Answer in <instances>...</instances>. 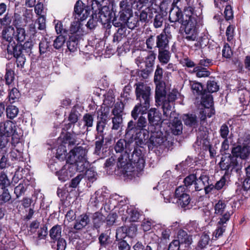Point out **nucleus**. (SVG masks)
Returning a JSON list of instances; mask_svg holds the SVG:
<instances>
[{"mask_svg":"<svg viewBox=\"0 0 250 250\" xmlns=\"http://www.w3.org/2000/svg\"><path fill=\"white\" fill-rule=\"evenodd\" d=\"M115 159L113 157L108 158L104 164L107 173L124 178L131 179L135 171H142L145 165V160L142 151L138 148H134L131 158L126 155H121L118 159L117 169L114 167Z\"/></svg>","mask_w":250,"mask_h":250,"instance_id":"f257e3e1","label":"nucleus"},{"mask_svg":"<svg viewBox=\"0 0 250 250\" xmlns=\"http://www.w3.org/2000/svg\"><path fill=\"white\" fill-rule=\"evenodd\" d=\"M125 1L120 2V11L117 15L116 12L112 19V25L114 26H125L129 29H133L137 27L138 21L134 20L133 23L130 22L131 18L133 17V13L132 8V2L130 4H126Z\"/></svg>","mask_w":250,"mask_h":250,"instance_id":"f03ea898","label":"nucleus"},{"mask_svg":"<svg viewBox=\"0 0 250 250\" xmlns=\"http://www.w3.org/2000/svg\"><path fill=\"white\" fill-rule=\"evenodd\" d=\"M146 125V120L142 115L139 117L137 121L133 120L129 121L125 130V138L130 140L133 143L137 140H142L145 137V131L148 132L145 129Z\"/></svg>","mask_w":250,"mask_h":250,"instance_id":"7ed1b4c3","label":"nucleus"},{"mask_svg":"<svg viewBox=\"0 0 250 250\" xmlns=\"http://www.w3.org/2000/svg\"><path fill=\"white\" fill-rule=\"evenodd\" d=\"M106 0H92L91 1L92 16L99 22L112 21L115 12L113 7L107 5Z\"/></svg>","mask_w":250,"mask_h":250,"instance_id":"20e7f679","label":"nucleus"},{"mask_svg":"<svg viewBox=\"0 0 250 250\" xmlns=\"http://www.w3.org/2000/svg\"><path fill=\"white\" fill-rule=\"evenodd\" d=\"M230 154L237 160H246L250 155V134H245L233 145Z\"/></svg>","mask_w":250,"mask_h":250,"instance_id":"39448f33","label":"nucleus"},{"mask_svg":"<svg viewBox=\"0 0 250 250\" xmlns=\"http://www.w3.org/2000/svg\"><path fill=\"white\" fill-rule=\"evenodd\" d=\"M190 85L193 94L196 99L200 97L201 105L206 108H209L213 104V96L211 94L208 93L207 90L204 88L203 84L199 82H192Z\"/></svg>","mask_w":250,"mask_h":250,"instance_id":"423d86ee","label":"nucleus"},{"mask_svg":"<svg viewBox=\"0 0 250 250\" xmlns=\"http://www.w3.org/2000/svg\"><path fill=\"white\" fill-rule=\"evenodd\" d=\"M135 86L136 99L140 102L138 104L143 105L144 110H148L150 105V87L142 82L136 83Z\"/></svg>","mask_w":250,"mask_h":250,"instance_id":"0eeeda50","label":"nucleus"},{"mask_svg":"<svg viewBox=\"0 0 250 250\" xmlns=\"http://www.w3.org/2000/svg\"><path fill=\"white\" fill-rule=\"evenodd\" d=\"M10 185V181L4 171L0 173V205L12 204L13 201L7 188Z\"/></svg>","mask_w":250,"mask_h":250,"instance_id":"6e6552de","label":"nucleus"},{"mask_svg":"<svg viewBox=\"0 0 250 250\" xmlns=\"http://www.w3.org/2000/svg\"><path fill=\"white\" fill-rule=\"evenodd\" d=\"M115 27H118V29L114 34L112 40V44L107 46L106 48L109 51H114L115 50H117L119 53H122L123 51V49H122V47H119V45H118V44L124 39L126 38L128 34L127 30V27L123 25Z\"/></svg>","mask_w":250,"mask_h":250,"instance_id":"1a4fd4ad","label":"nucleus"},{"mask_svg":"<svg viewBox=\"0 0 250 250\" xmlns=\"http://www.w3.org/2000/svg\"><path fill=\"white\" fill-rule=\"evenodd\" d=\"M196 6H192L191 5H188L185 7L183 13V28L184 32L186 31V29L188 25H191V28L197 26V15L195 13V8Z\"/></svg>","mask_w":250,"mask_h":250,"instance_id":"9d476101","label":"nucleus"},{"mask_svg":"<svg viewBox=\"0 0 250 250\" xmlns=\"http://www.w3.org/2000/svg\"><path fill=\"white\" fill-rule=\"evenodd\" d=\"M133 142L125 139H120L118 140L114 146V149L117 153H122L125 151L126 155L131 158V156L129 155V153L132 154V152L131 151L134 149V148H138L141 151L142 150L140 148L139 146H137V142L135 141V143L133 144Z\"/></svg>","mask_w":250,"mask_h":250,"instance_id":"9b49d317","label":"nucleus"},{"mask_svg":"<svg viewBox=\"0 0 250 250\" xmlns=\"http://www.w3.org/2000/svg\"><path fill=\"white\" fill-rule=\"evenodd\" d=\"M175 197L177 199V204L185 210L190 209L192 207L190 197L186 192L184 187L180 186L176 188Z\"/></svg>","mask_w":250,"mask_h":250,"instance_id":"f8f14e48","label":"nucleus"},{"mask_svg":"<svg viewBox=\"0 0 250 250\" xmlns=\"http://www.w3.org/2000/svg\"><path fill=\"white\" fill-rule=\"evenodd\" d=\"M227 154L228 156L222 157L218 163L221 170L225 171V175L231 173L233 169L237 168L239 166L238 160L234 158L230 153Z\"/></svg>","mask_w":250,"mask_h":250,"instance_id":"ddd939ff","label":"nucleus"},{"mask_svg":"<svg viewBox=\"0 0 250 250\" xmlns=\"http://www.w3.org/2000/svg\"><path fill=\"white\" fill-rule=\"evenodd\" d=\"M91 11V4L85 5L81 0H77L74 5V12L77 19L81 21L86 20L90 15Z\"/></svg>","mask_w":250,"mask_h":250,"instance_id":"4468645a","label":"nucleus"},{"mask_svg":"<svg viewBox=\"0 0 250 250\" xmlns=\"http://www.w3.org/2000/svg\"><path fill=\"white\" fill-rule=\"evenodd\" d=\"M185 34L183 38L187 41H198L203 46L206 45L204 43V41L206 39L203 36L198 37L199 30L197 26L191 28V25H188L184 32Z\"/></svg>","mask_w":250,"mask_h":250,"instance_id":"2eb2a0df","label":"nucleus"},{"mask_svg":"<svg viewBox=\"0 0 250 250\" xmlns=\"http://www.w3.org/2000/svg\"><path fill=\"white\" fill-rule=\"evenodd\" d=\"M147 118L149 124L155 127V129L161 128L163 122L162 114L156 108H151L147 110Z\"/></svg>","mask_w":250,"mask_h":250,"instance_id":"dca6fc26","label":"nucleus"},{"mask_svg":"<svg viewBox=\"0 0 250 250\" xmlns=\"http://www.w3.org/2000/svg\"><path fill=\"white\" fill-rule=\"evenodd\" d=\"M73 169H74L71 167L69 163L66 162V164L59 170L55 172V175L59 181L64 182L69 180L75 174Z\"/></svg>","mask_w":250,"mask_h":250,"instance_id":"f3484780","label":"nucleus"},{"mask_svg":"<svg viewBox=\"0 0 250 250\" xmlns=\"http://www.w3.org/2000/svg\"><path fill=\"white\" fill-rule=\"evenodd\" d=\"M88 150L86 147L82 146H75L69 152V155L66 162H74L76 160H81L86 158Z\"/></svg>","mask_w":250,"mask_h":250,"instance_id":"a211bd4d","label":"nucleus"},{"mask_svg":"<svg viewBox=\"0 0 250 250\" xmlns=\"http://www.w3.org/2000/svg\"><path fill=\"white\" fill-rule=\"evenodd\" d=\"M165 138L160 128L154 129V130L151 131L149 142L153 147H158L159 146H162Z\"/></svg>","mask_w":250,"mask_h":250,"instance_id":"6ab92c4d","label":"nucleus"},{"mask_svg":"<svg viewBox=\"0 0 250 250\" xmlns=\"http://www.w3.org/2000/svg\"><path fill=\"white\" fill-rule=\"evenodd\" d=\"M232 213L227 212L223 216V218H219V221L217 223V228L213 232V234L216 238H218L221 236L226 229L227 222L230 219Z\"/></svg>","mask_w":250,"mask_h":250,"instance_id":"aec40b11","label":"nucleus"},{"mask_svg":"<svg viewBox=\"0 0 250 250\" xmlns=\"http://www.w3.org/2000/svg\"><path fill=\"white\" fill-rule=\"evenodd\" d=\"M171 36L168 29L165 28L163 32L157 36L156 47L159 49H164L168 46L169 39Z\"/></svg>","mask_w":250,"mask_h":250,"instance_id":"412c9836","label":"nucleus"},{"mask_svg":"<svg viewBox=\"0 0 250 250\" xmlns=\"http://www.w3.org/2000/svg\"><path fill=\"white\" fill-rule=\"evenodd\" d=\"M59 138L62 144L65 146L67 145L68 147L74 146L77 142L76 134L73 131L72 133L68 131L65 133L62 132Z\"/></svg>","mask_w":250,"mask_h":250,"instance_id":"4be33fe9","label":"nucleus"},{"mask_svg":"<svg viewBox=\"0 0 250 250\" xmlns=\"http://www.w3.org/2000/svg\"><path fill=\"white\" fill-rule=\"evenodd\" d=\"M14 129H17L16 123L7 120L0 123V134L11 137Z\"/></svg>","mask_w":250,"mask_h":250,"instance_id":"5701e85b","label":"nucleus"},{"mask_svg":"<svg viewBox=\"0 0 250 250\" xmlns=\"http://www.w3.org/2000/svg\"><path fill=\"white\" fill-rule=\"evenodd\" d=\"M177 238L176 240L180 242L181 245H185V247L190 246L193 242L192 235L188 234L184 229L178 230Z\"/></svg>","mask_w":250,"mask_h":250,"instance_id":"b1692460","label":"nucleus"},{"mask_svg":"<svg viewBox=\"0 0 250 250\" xmlns=\"http://www.w3.org/2000/svg\"><path fill=\"white\" fill-rule=\"evenodd\" d=\"M156 84L155 88V102L157 104L161 102L162 100L167 98L165 83L164 82H158L155 83Z\"/></svg>","mask_w":250,"mask_h":250,"instance_id":"393cba45","label":"nucleus"},{"mask_svg":"<svg viewBox=\"0 0 250 250\" xmlns=\"http://www.w3.org/2000/svg\"><path fill=\"white\" fill-rule=\"evenodd\" d=\"M71 165V167H73V170L74 173L77 171L83 172L85 171L89 166V164L86 158L81 160H76L74 162H68Z\"/></svg>","mask_w":250,"mask_h":250,"instance_id":"a878e982","label":"nucleus"},{"mask_svg":"<svg viewBox=\"0 0 250 250\" xmlns=\"http://www.w3.org/2000/svg\"><path fill=\"white\" fill-rule=\"evenodd\" d=\"M183 11L178 6L172 8L169 14V21L170 22H178L183 26Z\"/></svg>","mask_w":250,"mask_h":250,"instance_id":"bb28decb","label":"nucleus"},{"mask_svg":"<svg viewBox=\"0 0 250 250\" xmlns=\"http://www.w3.org/2000/svg\"><path fill=\"white\" fill-rule=\"evenodd\" d=\"M153 11H155V9L147 7L145 9L141 11L139 20L137 21L138 22H141L142 23H147L149 21L153 18ZM139 22H138L137 26H139Z\"/></svg>","mask_w":250,"mask_h":250,"instance_id":"cd10ccee","label":"nucleus"},{"mask_svg":"<svg viewBox=\"0 0 250 250\" xmlns=\"http://www.w3.org/2000/svg\"><path fill=\"white\" fill-rule=\"evenodd\" d=\"M90 212L83 213L80 215L75 220L74 229L76 230H81L86 227L90 222Z\"/></svg>","mask_w":250,"mask_h":250,"instance_id":"c85d7f7f","label":"nucleus"},{"mask_svg":"<svg viewBox=\"0 0 250 250\" xmlns=\"http://www.w3.org/2000/svg\"><path fill=\"white\" fill-rule=\"evenodd\" d=\"M92 222V228L95 229L99 232L100 228L105 222V217L103 214L99 212L96 211L92 214L91 216Z\"/></svg>","mask_w":250,"mask_h":250,"instance_id":"c756f323","label":"nucleus"},{"mask_svg":"<svg viewBox=\"0 0 250 250\" xmlns=\"http://www.w3.org/2000/svg\"><path fill=\"white\" fill-rule=\"evenodd\" d=\"M198 172H200L198 171ZM209 177L205 174V172L201 171V173H199L197 176V180L194 188L195 191H200L203 189L207 184H208L209 182Z\"/></svg>","mask_w":250,"mask_h":250,"instance_id":"7c9ffc66","label":"nucleus"},{"mask_svg":"<svg viewBox=\"0 0 250 250\" xmlns=\"http://www.w3.org/2000/svg\"><path fill=\"white\" fill-rule=\"evenodd\" d=\"M81 21L80 20L77 19L71 23L69 29V35L79 36L82 37L83 36L84 31L82 27L83 24Z\"/></svg>","mask_w":250,"mask_h":250,"instance_id":"2f4dec72","label":"nucleus"},{"mask_svg":"<svg viewBox=\"0 0 250 250\" xmlns=\"http://www.w3.org/2000/svg\"><path fill=\"white\" fill-rule=\"evenodd\" d=\"M169 126L172 134L174 135H179L182 134L183 130V124L181 119L178 117H174V118L170 123Z\"/></svg>","mask_w":250,"mask_h":250,"instance_id":"473e14b6","label":"nucleus"},{"mask_svg":"<svg viewBox=\"0 0 250 250\" xmlns=\"http://www.w3.org/2000/svg\"><path fill=\"white\" fill-rule=\"evenodd\" d=\"M198 170H194L192 174H190L187 176L184 180V183L187 189L190 190H194V188L197 180V176H198Z\"/></svg>","mask_w":250,"mask_h":250,"instance_id":"72a5a7b5","label":"nucleus"},{"mask_svg":"<svg viewBox=\"0 0 250 250\" xmlns=\"http://www.w3.org/2000/svg\"><path fill=\"white\" fill-rule=\"evenodd\" d=\"M184 124L189 127L196 128L198 126V120L197 116L194 114H184L183 116Z\"/></svg>","mask_w":250,"mask_h":250,"instance_id":"f704fd0d","label":"nucleus"},{"mask_svg":"<svg viewBox=\"0 0 250 250\" xmlns=\"http://www.w3.org/2000/svg\"><path fill=\"white\" fill-rule=\"evenodd\" d=\"M11 42L9 44L6 45L7 46V53L9 55H11L14 57L16 56L17 55H21L22 54L23 47L22 44L21 43L18 42L16 43L15 42L11 43Z\"/></svg>","mask_w":250,"mask_h":250,"instance_id":"c9c22d12","label":"nucleus"},{"mask_svg":"<svg viewBox=\"0 0 250 250\" xmlns=\"http://www.w3.org/2000/svg\"><path fill=\"white\" fill-rule=\"evenodd\" d=\"M15 35V31L14 28L9 26L5 29L3 30L2 32V37L1 40H5V43H4V46L9 44L10 42L11 43H12L14 41V36Z\"/></svg>","mask_w":250,"mask_h":250,"instance_id":"e433bc0d","label":"nucleus"},{"mask_svg":"<svg viewBox=\"0 0 250 250\" xmlns=\"http://www.w3.org/2000/svg\"><path fill=\"white\" fill-rule=\"evenodd\" d=\"M158 244L149 242L144 244L141 241H137L133 246L134 250H157Z\"/></svg>","mask_w":250,"mask_h":250,"instance_id":"4c0bfd02","label":"nucleus"},{"mask_svg":"<svg viewBox=\"0 0 250 250\" xmlns=\"http://www.w3.org/2000/svg\"><path fill=\"white\" fill-rule=\"evenodd\" d=\"M49 235L50 238V241L63 237L62 226L57 224L53 226L49 230Z\"/></svg>","mask_w":250,"mask_h":250,"instance_id":"58836bf2","label":"nucleus"},{"mask_svg":"<svg viewBox=\"0 0 250 250\" xmlns=\"http://www.w3.org/2000/svg\"><path fill=\"white\" fill-rule=\"evenodd\" d=\"M82 38V37L79 36L69 35V39L66 42L68 49L70 52H75L77 50L78 42Z\"/></svg>","mask_w":250,"mask_h":250,"instance_id":"ea45409f","label":"nucleus"},{"mask_svg":"<svg viewBox=\"0 0 250 250\" xmlns=\"http://www.w3.org/2000/svg\"><path fill=\"white\" fill-rule=\"evenodd\" d=\"M108 112L102 111L99 119L97 121L96 130L99 134H103V131L106 124V118L108 115Z\"/></svg>","mask_w":250,"mask_h":250,"instance_id":"a19ab883","label":"nucleus"},{"mask_svg":"<svg viewBox=\"0 0 250 250\" xmlns=\"http://www.w3.org/2000/svg\"><path fill=\"white\" fill-rule=\"evenodd\" d=\"M226 207L227 205L225 203V201L224 200H219L214 206L215 214L217 216H219L220 218H223V216L224 215V214L227 212L230 213L229 211H225Z\"/></svg>","mask_w":250,"mask_h":250,"instance_id":"79ce46f5","label":"nucleus"},{"mask_svg":"<svg viewBox=\"0 0 250 250\" xmlns=\"http://www.w3.org/2000/svg\"><path fill=\"white\" fill-rule=\"evenodd\" d=\"M207 91L208 93L211 94L216 92L219 90V85L218 80L213 77H209L207 83Z\"/></svg>","mask_w":250,"mask_h":250,"instance_id":"37998d69","label":"nucleus"},{"mask_svg":"<svg viewBox=\"0 0 250 250\" xmlns=\"http://www.w3.org/2000/svg\"><path fill=\"white\" fill-rule=\"evenodd\" d=\"M50 244L54 250H65L67 246L66 240L64 237L50 241Z\"/></svg>","mask_w":250,"mask_h":250,"instance_id":"c03bdc74","label":"nucleus"},{"mask_svg":"<svg viewBox=\"0 0 250 250\" xmlns=\"http://www.w3.org/2000/svg\"><path fill=\"white\" fill-rule=\"evenodd\" d=\"M155 11H153V17L154 19L153 21V24L155 28H158L161 27L165 20V15L163 11H157L155 9Z\"/></svg>","mask_w":250,"mask_h":250,"instance_id":"a18cd8bd","label":"nucleus"},{"mask_svg":"<svg viewBox=\"0 0 250 250\" xmlns=\"http://www.w3.org/2000/svg\"><path fill=\"white\" fill-rule=\"evenodd\" d=\"M98 241L100 249L103 248H106L109 246L112 242L110 235L107 234V232H102L99 235Z\"/></svg>","mask_w":250,"mask_h":250,"instance_id":"49530a36","label":"nucleus"},{"mask_svg":"<svg viewBox=\"0 0 250 250\" xmlns=\"http://www.w3.org/2000/svg\"><path fill=\"white\" fill-rule=\"evenodd\" d=\"M39 48L40 55H42L47 52H52L53 50L51 48L50 42L46 38H42L40 41Z\"/></svg>","mask_w":250,"mask_h":250,"instance_id":"de8ad7c7","label":"nucleus"},{"mask_svg":"<svg viewBox=\"0 0 250 250\" xmlns=\"http://www.w3.org/2000/svg\"><path fill=\"white\" fill-rule=\"evenodd\" d=\"M122 229V231L125 233V236L130 238L134 237L137 231V227L134 224H131L129 226H125Z\"/></svg>","mask_w":250,"mask_h":250,"instance_id":"09e8293b","label":"nucleus"},{"mask_svg":"<svg viewBox=\"0 0 250 250\" xmlns=\"http://www.w3.org/2000/svg\"><path fill=\"white\" fill-rule=\"evenodd\" d=\"M144 106L142 104H137L131 111V116L134 119L133 121H137L138 119L139 115H142L146 113L148 110H144Z\"/></svg>","mask_w":250,"mask_h":250,"instance_id":"8fccbe9b","label":"nucleus"},{"mask_svg":"<svg viewBox=\"0 0 250 250\" xmlns=\"http://www.w3.org/2000/svg\"><path fill=\"white\" fill-rule=\"evenodd\" d=\"M171 54L169 51L165 49H159L158 59L159 61L164 64H167L169 61Z\"/></svg>","mask_w":250,"mask_h":250,"instance_id":"3c124183","label":"nucleus"},{"mask_svg":"<svg viewBox=\"0 0 250 250\" xmlns=\"http://www.w3.org/2000/svg\"><path fill=\"white\" fill-rule=\"evenodd\" d=\"M159 104H162L163 114L166 117H169L171 114V108L173 105L171 102L166 101V98L162 100L161 102H159Z\"/></svg>","mask_w":250,"mask_h":250,"instance_id":"603ef678","label":"nucleus"},{"mask_svg":"<svg viewBox=\"0 0 250 250\" xmlns=\"http://www.w3.org/2000/svg\"><path fill=\"white\" fill-rule=\"evenodd\" d=\"M193 72L196 73V76L198 78L207 77L210 74V72L206 68L199 66L195 67Z\"/></svg>","mask_w":250,"mask_h":250,"instance_id":"864d4df0","label":"nucleus"},{"mask_svg":"<svg viewBox=\"0 0 250 250\" xmlns=\"http://www.w3.org/2000/svg\"><path fill=\"white\" fill-rule=\"evenodd\" d=\"M15 73L14 70L6 68L4 75L5 84L8 85L11 84L15 80Z\"/></svg>","mask_w":250,"mask_h":250,"instance_id":"5fc2aeb1","label":"nucleus"},{"mask_svg":"<svg viewBox=\"0 0 250 250\" xmlns=\"http://www.w3.org/2000/svg\"><path fill=\"white\" fill-rule=\"evenodd\" d=\"M6 112L8 118L13 119L17 116L19 113V109L15 105H9L6 108Z\"/></svg>","mask_w":250,"mask_h":250,"instance_id":"6e6d98bb","label":"nucleus"},{"mask_svg":"<svg viewBox=\"0 0 250 250\" xmlns=\"http://www.w3.org/2000/svg\"><path fill=\"white\" fill-rule=\"evenodd\" d=\"M21 97V93L19 90L15 88H12L8 93L9 101L11 103H15L18 101Z\"/></svg>","mask_w":250,"mask_h":250,"instance_id":"4d7b16f0","label":"nucleus"},{"mask_svg":"<svg viewBox=\"0 0 250 250\" xmlns=\"http://www.w3.org/2000/svg\"><path fill=\"white\" fill-rule=\"evenodd\" d=\"M130 222L138 221L141 215L140 213L135 208H128L126 211Z\"/></svg>","mask_w":250,"mask_h":250,"instance_id":"13d9d810","label":"nucleus"},{"mask_svg":"<svg viewBox=\"0 0 250 250\" xmlns=\"http://www.w3.org/2000/svg\"><path fill=\"white\" fill-rule=\"evenodd\" d=\"M26 36L25 30L23 28L17 27L14 36L15 40L21 43L25 40Z\"/></svg>","mask_w":250,"mask_h":250,"instance_id":"bf43d9fd","label":"nucleus"},{"mask_svg":"<svg viewBox=\"0 0 250 250\" xmlns=\"http://www.w3.org/2000/svg\"><path fill=\"white\" fill-rule=\"evenodd\" d=\"M84 176L89 182L92 183L95 181L97 179V173L93 167L87 168L85 171Z\"/></svg>","mask_w":250,"mask_h":250,"instance_id":"052dcab7","label":"nucleus"},{"mask_svg":"<svg viewBox=\"0 0 250 250\" xmlns=\"http://www.w3.org/2000/svg\"><path fill=\"white\" fill-rule=\"evenodd\" d=\"M156 58V54L152 51H149L147 53V56L145 57L144 63L145 67L152 68L155 59Z\"/></svg>","mask_w":250,"mask_h":250,"instance_id":"680f3d73","label":"nucleus"},{"mask_svg":"<svg viewBox=\"0 0 250 250\" xmlns=\"http://www.w3.org/2000/svg\"><path fill=\"white\" fill-rule=\"evenodd\" d=\"M65 41L66 39L65 38V35H59L53 42V46L54 48L57 50L61 49L65 42Z\"/></svg>","mask_w":250,"mask_h":250,"instance_id":"e2e57ef3","label":"nucleus"},{"mask_svg":"<svg viewBox=\"0 0 250 250\" xmlns=\"http://www.w3.org/2000/svg\"><path fill=\"white\" fill-rule=\"evenodd\" d=\"M124 104L122 102H117L115 105L113 109H112V113L114 116H123Z\"/></svg>","mask_w":250,"mask_h":250,"instance_id":"0e129e2a","label":"nucleus"},{"mask_svg":"<svg viewBox=\"0 0 250 250\" xmlns=\"http://www.w3.org/2000/svg\"><path fill=\"white\" fill-rule=\"evenodd\" d=\"M222 53V57L226 59H230L232 57L233 55V52L230 45L228 43H224Z\"/></svg>","mask_w":250,"mask_h":250,"instance_id":"69168bd1","label":"nucleus"},{"mask_svg":"<svg viewBox=\"0 0 250 250\" xmlns=\"http://www.w3.org/2000/svg\"><path fill=\"white\" fill-rule=\"evenodd\" d=\"M96 139L97 140L95 142V151L96 153H100L102 148L103 147L104 143V134H99L98 135H96Z\"/></svg>","mask_w":250,"mask_h":250,"instance_id":"338daca9","label":"nucleus"},{"mask_svg":"<svg viewBox=\"0 0 250 250\" xmlns=\"http://www.w3.org/2000/svg\"><path fill=\"white\" fill-rule=\"evenodd\" d=\"M210 238L208 234L204 233L198 243V247L201 250L204 249L208 244Z\"/></svg>","mask_w":250,"mask_h":250,"instance_id":"774afa93","label":"nucleus"}]
</instances>
